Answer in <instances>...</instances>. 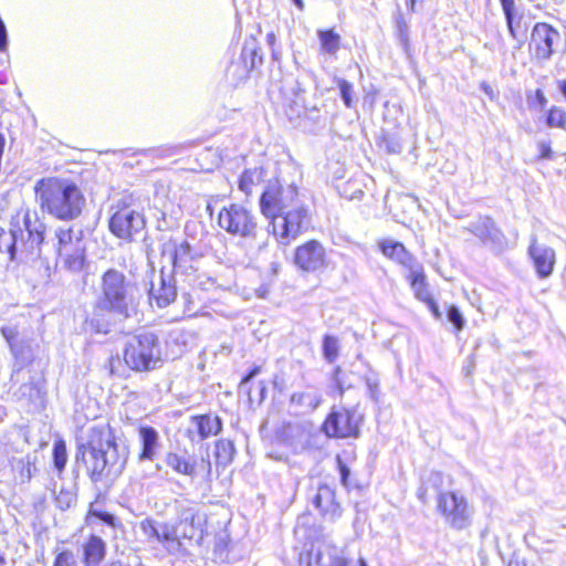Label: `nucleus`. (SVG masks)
<instances>
[{
  "instance_id": "obj_1",
  "label": "nucleus",
  "mask_w": 566,
  "mask_h": 566,
  "mask_svg": "<svg viewBox=\"0 0 566 566\" xmlns=\"http://www.w3.org/2000/svg\"><path fill=\"white\" fill-rule=\"evenodd\" d=\"M128 455L127 444L117 442L111 429L93 427L86 440L77 442L75 464L93 484L109 489L122 475Z\"/></svg>"
},
{
  "instance_id": "obj_2",
  "label": "nucleus",
  "mask_w": 566,
  "mask_h": 566,
  "mask_svg": "<svg viewBox=\"0 0 566 566\" xmlns=\"http://www.w3.org/2000/svg\"><path fill=\"white\" fill-rule=\"evenodd\" d=\"M140 293L137 283L124 272L111 268L99 277L93 313L87 321L90 327L99 334L111 332L108 316L119 321L132 318L137 314Z\"/></svg>"
},
{
  "instance_id": "obj_3",
  "label": "nucleus",
  "mask_w": 566,
  "mask_h": 566,
  "mask_svg": "<svg viewBox=\"0 0 566 566\" xmlns=\"http://www.w3.org/2000/svg\"><path fill=\"white\" fill-rule=\"evenodd\" d=\"M46 226L35 210L19 208L9 220L8 229L0 227V253L12 263L36 261L42 253Z\"/></svg>"
},
{
  "instance_id": "obj_4",
  "label": "nucleus",
  "mask_w": 566,
  "mask_h": 566,
  "mask_svg": "<svg viewBox=\"0 0 566 566\" xmlns=\"http://www.w3.org/2000/svg\"><path fill=\"white\" fill-rule=\"evenodd\" d=\"M34 192L42 211L59 220H75L85 206L84 195L70 179L42 178L35 182Z\"/></svg>"
},
{
  "instance_id": "obj_5",
  "label": "nucleus",
  "mask_w": 566,
  "mask_h": 566,
  "mask_svg": "<svg viewBox=\"0 0 566 566\" xmlns=\"http://www.w3.org/2000/svg\"><path fill=\"white\" fill-rule=\"evenodd\" d=\"M218 224L227 233L253 242L258 251H263L269 245L270 229L260 227L253 212L242 205L231 203L223 207L218 214Z\"/></svg>"
},
{
  "instance_id": "obj_6",
  "label": "nucleus",
  "mask_w": 566,
  "mask_h": 566,
  "mask_svg": "<svg viewBox=\"0 0 566 566\" xmlns=\"http://www.w3.org/2000/svg\"><path fill=\"white\" fill-rule=\"evenodd\" d=\"M123 354L125 364L134 371L154 370L161 363L159 338L154 332L146 329L127 338Z\"/></svg>"
},
{
  "instance_id": "obj_7",
  "label": "nucleus",
  "mask_w": 566,
  "mask_h": 566,
  "mask_svg": "<svg viewBox=\"0 0 566 566\" xmlns=\"http://www.w3.org/2000/svg\"><path fill=\"white\" fill-rule=\"evenodd\" d=\"M303 197L294 182L286 184L279 178L269 179L260 197V210L271 221L293 205L295 206Z\"/></svg>"
},
{
  "instance_id": "obj_8",
  "label": "nucleus",
  "mask_w": 566,
  "mask_h": 566,
  "mask_svg": "<svg viewBox=\"0 0 566 566\" xmlns=\"http://www.w3.org/2000/svg\"><path fill=\"white\" fill-rule=\"evenodd\" d=\"M310 220L308 208L302 198L295 206L293 205L269 221L266 228L280 243L287 244L308 228Z\"/></svg>"
},
{
  "instance_id": "obj_9",
  "label": "nucleus",
  "mask_w": 566,
  "mask_h": 566,
  "mask_svg": "<svg viewBox=\"0 0 566 566\" xmlns=\"http://www.w3.org/2000/svg\"><path fill=\"white\" fill-rule=\"evenodd\" d=\"M0 334L8 344L14 359L11 375V379H13L14 375L19 374L34 360L32 339L28 336L24 328H21L13 322L0 325Z\"/></svg>"
},
{
  "instance_id": "obj_10",
  "label": "nucleus",
  "mask_w": 566,
  "mask_h": 566,
  "mask_svg": "<svg viewBox=\"0 0 566 566\" xmlns=\"http://www.w3.org/2000/svg\"><path fill=\"white\" fill-rule=\"evenodd\" d=\"M437 510L453 530L461 531L471 525L473 507L462 494L441 492L437 499Z\"/></svg>"
},
{
  "instance_id": "obj_11",
  "label": "nucleus",
  "mask_w": 566,
  "mask_h": 566,
  "mask_svg": "<svg viewBox=\"0 0 566 566\" xmlns=\"http://www.w3.org/2000/svg\"><path fill=\"white\" fill-rule=\"evenodd\" d=\"M174 509L177 515L175 525L180 536L201 545L206 517L200 513L198 505L187 499H181L175 500Z\"/></svg>"
},
{
  "instance_id": "obj_12",
  "label": "nucleus",
  "mask_w": 566,
  "mask_h": 566,
  "mask_svg": "<svg viewBox=\"0 0 566 566\" xmlns=\"http://www.w3.org/2000/svg\"><path fill=\"white\" fill-rule=\"evenodd\" d=\"M363 416L356 409L333 408L327 415L322 431L328 438H358Z\"/></svg>"
},
{
  "instance_id": "obj_13",
  "label": "nucleus",
  "mask_w": 566,
  "mask_h": 566,
  "mask_svg": "<svg viewBox=\"0 0 566 566\" xmlns=\"http://www.w3.org/2000/svg\"><path fill=\"white\" fill-rule=\"evenodd\" d=\"M146 227L144 214L130 206L119 203L108 220V229L120 240L132 242Z\"/></svg>"
},
{
  "instance_id": "obj_14",
  "label": "nucleus",
  "mask_w": 566,
  "mask_h": 566,
  "mask_svg": "<svg viewBox=\"0 0 566 566\" xmlns=\"http://www.w3.org/2000/svg\"><path fill=\"white\" fill-rule=\"evenodd\" d=\"M465 230L475 235L485 248L496 254L507 249L509 240L506 235L497 227L494 219L489 216H480L470 222Z\"/></svg>"
},
{
  "instance_id": "obj_15",
  "label": "nucleus",
  "mask_w": 566,
  "mask_h": 566,
  "mask_svg": "<svg viewBox=\"0 0 566 566\" xmlns=\"http://www.w3.org/2000/svg\"><path fill=\"white\" fill-rule=\"evenodd\" d=\"M160 253L168 259L175 274L190 275L195 271L192 248L187 240L169 238L161 242Z\"/></svg>"
},
{
  "instance_id": "obj_16",
  "label": "nucleus",
  "mask_w": 566,
  "mask_h": 566,
  "mask_svg": "<svg viewBox=\"0 0 566 566\" xmlns=\"http://www.w3.org/2000/svg\"><path fill=\"white\" fill-rule=\"evenodd\" d=\"M307 499L326 520L334 522L340 517L342 506L336 501L335 485L319 481L310 488Z\"/></svg>"
},
{
  "instance_id": "obj_17",
  "label": "nucleus",
  "mask_w": 566,
  "mask_h": 566,
  "mask_svg": "<svg viewBox=\"0 0 566 566\" xmlns=\"http://www.w3.org/2000/svg\"><path fill=\"white\" fill-rule=\"evenodd\" d=\"M560 33L551 24L537 22L531 32L530 50L536 60L548 61L555 53L554 45L559 42Z\"/></svg>"
},
{
  "instance_id": "obj_18",
  "label": "nucleus",
  "mask_w": 566,
  "mask_h": 566,
  "mask_svg": "<svg viewBox=\"0 0 566 566\" xmlns=\"http://www.w3.org/2000/svg\"><path fill=\"white\" fill-rule=\"evenodd\" d=\"M294 263L303 272H318L326 266L325 248L317 240H310L295 249Z\"/></svg>"
},
{
  "instance_id": "obj_19",
  "label": "nucleus",
  "mask_w": 566,
  "mask_h": 566,
  "mask_svg": "<svg viewBox=\"0 0 566 566\" xmlns=\"http://www.w3.org/2000/svg\"><path fill=\"white\" fill-rule=\"evenodd\" d=\"M261 48L254 38L244 41L239 62H232L228 74L238 75L239 80L247 78L249 73L263 64Z\"/></svg>"
},
{
  "instance_id": "obj_20",
  "label": "nucleus",
  "mask_w": 566,
  "mask_h": 566,
  "mask_svg": "<svg viewBox=\"0 0 566 566\" xmlns=\"http://www.w3.org/2000/svg\"><path fill=\"white\" fill-rule=\"evenodd\" d=\"M527 253L539 279H547L553 274L556 263V253L553 248L538 243L536 235L533 234Z\"/></svg>"
},
{
  "instance_id": "obj_21",
  "label": "nucleus",
  "mask_w": 566,
  "mask_h": 566,
  "mask_svg": "<svg viewBox=\"0 0 566 566\" xmlns=\"http://www.w3.org/2000/svg\"><path fill=\"white\" fill-rule=\"evenodd\" d=\"M177 287L174 273L166 275L164 269L160 271L158 286L153 282L149 290V298L154 300L158 307H166L175 302Z\"/></svg>"
},
{
  "instance_id": "obj_22",
  "label": "nucleus",
  "mask_w": 566,
  "mask_h": 566,
  "mask_svg": "<svg viewBox=\"0 0 566 566\" xmlns=\"http://www.w3.org/2000/svg\"><path fill=\"white\" fill-rule=\"evenodd\" d=\"M378 244L384 255L401 264L408 272L420 264L401 242L386 239Z\"/></svg>"
},
{
  "instance_id": "obj_23",
  "label": "nucleus",
  "mask_w": 566,
  "mask_h": 566,
  "mask_svg": "<svg viewBox=\"0 0 566 566\" xmlns=\"http://www.w3.org/2000/svg\"><path fill=\"white\" fill-rule=\"evenodd\" d=\"M142 451L138 455L140 461H151L159 448V433L150 426H140L138 429Z\"/></svg>"
},
{
  "instance_id": "obj_24",
  "label": "nucleus",
  "mask_w": 566,
  "mask_h": 566,
  "mask_svg": "<svg viewBox=\"0 0 566 566\" xmlns=\"http://www.w3.org/2000/svg\"><path fill=\"white\" fill-rule=\"evenodd\" d=\"M106 556V543L97 535H91L83 544L85 566H98Z\"/></svg>"
},
{
  "instance_id": "obj_25",
  "label": "nucleus",
  "mask_w": 566,
  "mask_h": 566,
  "mask_svg": "<svg viewBox=\"0 0 566 566\" xmlns=\"http://www.w3.org/2000/svg\"><path fill=\"white\" fill-rule=\"evenodd\" d=\"M85 258L84 242L75 243V247L70 249V251L65 250L57 254L61 266L72 273H78L83 270Z\"/></svg>"
},
{
  "instance_id": "obj_26",
  "label": "nucleus",
  "mask_w": 566,
  "mask_h": 566,
  "mask_svg": "<svg viewBox=\"0 0 566 566\" xmlns=\"http://www.w3.org/2000/svg\"><path fill=\"white\" fill-rule=\"evenodd\" d=\"M191 422L200 440L217 436L222 430V420L219 416L197 415L191 417Z\"/></svg>"
},
{
  "instance_id": "obj_27",
  "label": "nucleus",
  "mask_w": 566,
  "mask_h": 566,
  "mask_svg": "<svg viewBox=\"0 0 566 566\" xmlns=\"http://www.w3.org/2000/svg\"><path fill=\"white\" fill-rule=\"evenodd\" d=\"M38 455L35 453H28L21 458H13L11 460V467L15 473V478L21 483H28L31 481L36 469Z\"/></svg>"
},
{
  "instance_id": "obj_28",
  "label": "nucleus",
  "mask_w": 566,
  "mask_h": 566,
  "mask_svg": "<svg viewBox=\"0 0 566 566\" xmlns=\"http://www.w3.org/2000/svg\"><path fill=\"white\" fill-rule=\"evenodd\" d=\"M406 277L409 281L415 297L418 301L423 303L430 297H432L429 291L424 269L421 263L415 266L412 270H410Z\"/></svg>"
},
{
  "instance_id": "obj_29",
  "label": "nucleus",
  "mask_w": 566,
  "mask_h": 566,
  "mask_svg": "<svg viewBox=\"0 0 566 566\" xmlns=\"http://www.w3.org/2000/svg\"><path fill=\"white\" fill-rule=\"evenodd\" d=\"M283 437L295 451L303 450L310 442V432L302 423H289L284 427Z\"/></svg>"
},
{
  "instance_id": "obj_30",
  "label": "nucleus",
  "mask_w": 566,
  "mask_h": 566,
  "mask_svg": "<svg viewBox=\"0 0 566 566\" xmlns=\"http://www.w3.org/2000/svg\"><path fill=\"white\" fill-rule=\"evenodd\" d=\"M181 539L184 538L180 536L178 528L176 527L175 524H160V531L157 542L163 544L164 547L168 551V553H179L182 547Z\"/></svg>"
},
{
  "instance_id": "obj_31",
  "label": "nucleus",
  "mask_w": 566,
  "mask_h": 566,
  "mask_svg": "<svg viewBox=\"0 0 566 566\" xmlns=\"http://www.w3.org/2000/svg\"><path fill=\"white\" fill-rule=\"evenodd\" d=\"M268 171L263 167H255L252 169H245L239 179V189L247 196L251 195L253 187L266 182Z\"/></svg>"
},
{
  "instance_id": "obj_32",
  "label": "nucleus",
  "mask_w": 566,
  "mask_h": 566,
  "mask_svg": "<svg viewBox=\"0 0 566 566\" xmlns=\"http://www.w3.org/2000/svg\"><path fill=\"white\" fill-rule=\"evenodd\" d=\"M165 463L176 473L193 478L196 475L197 461L193 458H186L175 452H168Z\"/></svg>"
},
{
  "instance_id": "obj_33",
  "label": "nucleus",
  "mask_w": 566,
  "mask_h": 566,
  "mask_svg": "<svg viewBox=\"0 0 566 566\" xmlns=\"http://www.w3.org/2000/svg\"><path fill=\"white\" fill-rule=\"evenodd\" d=\"M315 559L321 566H348V559L343 551L335 545L326 546L324 552L318 548Z\"/></svg>"
},
{
  "instance_id": "obj_34",
  "label": "nucleus",
  "mask_w": 566,
  "mask_h": 566,
  "mask_svg": "<svg viewBox=\"0 0 566 566\" xmlns=\"http://www.w3.org/2000/svg\"><path fill=\"white\" fill-rule=\"evenodd\" d=\"M54 235L56 240V242L54 243L56 254L65 250L70 251V249H73L75 247V243L84 242L81 235H74L73 229L71 227H59L55 230Z\"/></svg>"
},
{
  "instance_id": "obj_35",
  "label": "nucleus",
  "mask_w": 566,
  "mask_h": 566,
  "mask_svg": "<svg viewBox=\"0 0 566 566\" xmlns=\"http://www.w3.org/2000/svg\"><path fill=\"white\" fill-rule=\"evenodd\" d=\"M86 522L87 524L99 523L109 526L113 530L122 526L120 521L114 514L94 507L90 509Z\"/></svg>"
},
{
  "instance_id": "obj_36",
  "label": "nucleus",
  "mask_w": 566,
  "mask_h": 566,
  "mask_svg": "<svg viewBox=\"0 0 566 566\" xmlns=\"http://www.w3.org/2000/svg\"><path fill=\"white\" fill-rule=\"evenodd\" d=\"M291 402L306 410H315L321 405L322 397L317 392L312 391L294 392L291 396Z\"/></svg>"
},
{
  "instance_id": "obj_37",
  "label": "nucleus",
  "mask_w": 566,
  "mask_h": 566,
  "mask_svg": "<svg viewBox=\"0 0 566 566\" xmlns=\"http://www.w3.org/2000/svg\"><path fill=\"white\" fill-rule=\"evenodd\" d=\"M235 453L234 444L230 440H219L216 443V460L219 465L226 467L232 460Z\"/></svg>"
},
{
  "instance_id": "obj_38",
  "label": "nucleus",
  "mask_w": 566,
  "mask_h": 566,
  "mask_svg": "<svg viewBox=\"0 0 566 566\" xmlns=\"http://www.w3.org/2000/svg\"><path fill=\"white\" fill-rule=\"evenodd\" d=\"M53 467L57 474L61 475L67 463L66 443L63 439H57L53 443L52 450Z\"/></svg>"
},
{
  "instance_id": "obj_39",
  "label": "nucleus",
  "mask_w": 566,
  "mask_h": 566,
  "mask_svg": "<svg viewBox=\"0 0 566 566\" xmlns=\"http://www.w3.org/2000/svg\"><path fill=\"white\" fill-rule=\"evenodd\" d=\"M321 48L325 53L335 54L339 49L340 36L334 30L318 31Z\"/></svg>"
},
{
  "instance_id": "obj_40",
  "label": "nucleus",
  "mask_w": 566,
  "mask_h": 566,
  "mask_svg": "<svg viewBox=\"0 0 566 566\" xmlns=\"http://www.w3.org/2000/svg\"><path fill=\"white\" fill-rule=\"evenodd\" d=\"M504 18H505V22H506V27H507L510 36L512 39L518 41L522 44L525 40V31H526V29H524V31H521L523 13L517 12V13L510 14Z\"/></svg>"
},
{
  "instance_id": "obj_41",
  "label": "nucleus",
  "mask_w": 566,
  "mask_h": 566,
  "mask_svg": "<svg viewBox=\"0 0 566 566\" xmlns=\"http://www.w3.org/2000/svg\"><path fill=\"white\" fill-rule=\"evenodd\" d=\"M334 83L339 90V96L347 108H353L356 103L354 85L345 78L335 77Z\"/></svg>"
},
{
  "instance_id": "obj_42",
  "label": "nucleus",
  "mask_w": 566,
  "mask_h": 566,
  "mask_svg": "<svg viewBox=\"0 0 566 566\" xmlns=\"http://www.w3.org/2000/svg\"><path fill=\"white\" fill-rule=\"evenodd\" d=\"M323 356L328 363H334L338 357V338L333 335H325L323 338Z\"/></svg>"
},
{
  "instance_id": "obj_43",
  "label": "nucleus",
  "mask_w": 566,
  "mask_h": 566,
  "mask_svg": "<svg viewBox=\"0 0 566 566\" xmlns=\"http://www.w3.org/2000/svg\"><path fill=\"white\" fill-rule=\"evenodd\" d=\"M546 125L551 128L557 127L566 130V111L553 106L547 113Z\"/></svg>"
},
{
  "instance_id": "obj_44",
  "label": "nucleus",
  "mask_w": 566,
  "mask_h": 566,
  "mask_svg": "<svg viewBox=\"0 0 566 566\" xmlns=\"http://www.w3.org/2000/svg\"><path fill=\"white\" fill-rule=\"evenodd\" d=\"M76 503V494L73 491L61 489L55 496L56 506L62 510H69Z\"/></svg>"
},
{
  "instance_id": "obj_45",
  "label": "nucleus",
  "mask_w": 566,
  "mask_h": 566,
  "mask_svg": "<svg viewBox=\"0 0 566 566\" xmlns=\"http://www.w3.org/2000/svg\"><path fill=\"white\" fill-rule=\"evenodd\" d=\"M365 384L368 389V396L369 398L377 402L380 397V388H379V377L374 371H370L369 374H366L365 377Z\"/></svg>"
},
{
  "instance_id": "obj_46",
  "label": "nucleus",
  "mask_w": 566,
  "mask_h": 566,
  "mask_svg": "<svg viewBox=\"0 0 566 566\" xmlns=\"http://www.w3.org/2000/svg\"><path fill=\"white\" fill-rule=\"evenodd\" d=\"M381 146L388 154H400L403 149L400 138L394 134H385L381 139Z\"/></svg>"
},
{
  "instance_id": "obj_47",
  "label": "nucleus",
  "mask_w": 566,
  "mask_h": 566,
  "mask_svg": "<svg viewBox=\"0 0 566 566\" xmlns=\"http://www.w3.org/2000/svg\"><path fill=\"white\" fill-rule=\"evenodd\" d=\"M447 318L453 325V327L457 332H460L463 329V327L465 325V319L458 306L450 305L448 307Z\"/></svg>"
},
{
  "instance_id": "obj_48",
  "label": "nucleus",
  "mask_w": 566,
  "mask_h": 566,
  "mask_svg": "<svg viewBox=\"0 0 566 566\" xmlns=\"http://www.w3.org/2000/svg\"><path fill=\"white\" fill-rule=\"evenodd\" d=\"M140 530L149 539L157 541L159 536L160 524L151 518H145L140 523Z\"/></svg>"
},
{
  "instance_id": "obj_49",
  "label": "nucleus",
  "mask_w": 566,
  "mask_h": 566,
  "mask_svg": "<svg viewBox=\"0 0 566 566\" xmlns=\"http://www.w3.org/2000/svg\"><path fill=\"white\" fill-rule=\"evenodd\" d=\"M333 382L339 396H343L345 390L352 387V384L347 381L345 374L339 366L334 369Z\"/></svg>"
},
{
  "instance_id": "obj_50",
  "label": "nucleus",
  "mask_w": 566,
  "mask_h": 566,
  "mask_svg": "<svg viewBox=\"0 0 566 566\" xmlns=\"http://www.w3.org/2000/svg\"><path fill=\"white\" fill-rule=\"evenodd\" d=\"M244 391H247L251 402L261 403L265 399L268 389L264 381H259L254 388H247Z\"/></svg>"
},
{
  "instance_id": "obj_51",
  "label": "nucleus",
  "mask_w": 566,
  "mask_h": 566,
  "mask_svg": "<svg viewBox=\"0 0 566 566\" xmlns=\"http://www.w3.org/2000/svg\"><path fill=\"white\" fill-rule=\"evenodd\" d=\"M53 566H76L73 552L64 549L55 556Z\"/></svg>"
},
{
  "instance_id": "obj_52",
  "label": "nucleus",
  "mask_w": 566,
  "mask_h": 566,
  "mask_svg": "<svg viewBox=\"0 0 566 566\" xmlns=\"http://www.w3.org/2000/svg\"><path fill=\"white\" fill-rule=\"evenodd\" d=\"M408 24L405 20L400 19L397 21L398 38L405 49L409 45Z\"/></svg>"
},
{
  "instance_id": "obj_53",
  "label": "nucleus",
  "mask_w": 566,
  "mask_h": 566,
  "mask_svg": "<svg viewBox=\"0 0 566 566\" xmlns=\"http://www.w3.org/2000/svg\"><path fill=\"white\" fill-rule=\"evenodd\" d=\"M337 467H338V471H339V476H340L342 485H344L345 488H348V480H349V475H350V469L347 467V464L339 457H337Z\"/></svg>"
},
{
  "instance_id": "obj_54",
  "label": "nucleus",
  "mask_w": 566,
  "mask_h": 566,
  "mask_svg": "<svg viewBox=\"0 0 566 566\" xmlns=\"http://www.w3.org/2000/svg\"><path fill=\"white\" fill-rule=\"evenodd\" d=\"M260 373V367L254 366L242 378L240 382V390L243 391L248 388V384Z\"/></svg>"
},
{
  "instance_id": "obj_55",
  "label": "nucleus",
  "mask_w": 566,
  "mask_h": 566,
  "mask_svg": "<svg viewBox=\"0 0 566 566\" xmlns=\"http://www.w3.org/2000/svg\"><path fill=\"white\" fill-rule=\"evenodd\" d=\"M8 30L3 20L0 18V52H6L8 50Z\"/></svg>"
},
{
  "instance_id": "obj_56",
  "label": "nucleus",
  "mask_w": 566,
  "mask_h": 566,
  "mask_svg": "<svg viewBox=\"0 0 566 566\" xmlns=\"http://www.w3.org/2000/svg\"><path fill=\"white\" fill-rule=\"evenodd\" d=\"M500 3L502 7L504 17L517 13L516 8H515V0H500Z\"/></svg>"
},
{
  "instance_id": "obj_57",
  "label": "nucleus",
  "mask_w": 566,
  "mask_h": 566,
  "mask_svg": "<svg viewBox=\"0 0 566 566\" xmlns=\"http://www.w3.org/2000/svg\"><path fill=\"white\" fill-rule=\"evenodd\" d=\"M423 303L427 305L428 310L431 312L436 319H440L442 317V313L440 312V308L433 297H430Z\"/></svg>"
},
{
  "instance_id": "obj_58",
  "label": "nucleus",
  "mask_w": 566,
  "mask_h": 566,
  "mask_svg": "<svg viewBox=\"0 0 566 566\" xmlns=\"http://www.w3.org/2000/svg\"><path fill=\"white\" fill-rule=\"evenodd\" d=\"M553 150L548 144L541 143L539 144V158L541 159H549L552 158Z\"/></svg>"
},
{
  "instance_id": "obj_59",
  "label": "nucleus",
  "mask_w": 566,
  "mask_h": 566,
  "mask_svg": "<svg viewBox=\"0 0 566 566\" xmlns=\"http://www.w3.org/2000/svg\"><path fill=\"white\" fill-rule=\"evenodd\" d=\"M535 99L538 103L541 109H543L547 104V98L544 95V92L541 88L535 91Z\"/></svg>"
},
{
  "instance_id": "obj_60",
  "label": "nucleus",
  "mask_w": 566,
  "mask_h": 566,
  "mask_svg": "<svg viewBox=\"0 0 566 566\" xmlns=\"http://www.w3.org/2000/svg\"><path fill=\"white\" fill-rule=\"evenodd\" d=\"M481 90L491 98L493 99L494 98V92H493V88L486 83V82H482L481 83Z\"/></svg>"
},
{
  "instance_id": "obj_61",
  "label": "nucleus",
  "mask_w": 566,
  "mask_h": 566,
  "mask_svg": "<svg viewBox=\"0 0 566 566\" xmlns=\"http://www.w3.org/2000/svg\"><path fill=\"white\" fill-rule=\"evenodd\" d=\"M265 40L270 48L275 46L276 36L273 32H269L265 36Z\"/></svg>"
},
{
  "instance_id": "obj_62",
  "label": "nucleus",
  "mask_w": 566,
  "mask_h": 566,
  "mask_svg": "<svg viewBox=\"0 0 566 566\" xmlns=\"http://www.w3.org/2000/svg\"><path fill=\"white\" fill-rule=\"evenodd\" d=\"M293 90V93L295 95L296 98L300 97V95L302 93H304V88L301 86V84L298 83V81H295V84H294V87L292 88Z\"/></svg>"
},
{
  "instance_id": "obj_63",
  "label": "nucleus",
  "mask_w": 566,
  "mask_h": 566,
  "mask_svg": "<svg viewBox=\"0 0 566 566\" xmlns=\"http://www.w3.org/2000/svg\"><path fill=\"white\" fill-rule=\"evenodd\" d=\"M558 90L563 94V96L566 98V80L558 81Z\"/></svg>"
},
{
  "instance_id": "obj_64",
  "label": "nucleus",
  "mask_w": 566,
  "mask_h": 566,
  "mask_svg": "<svg viewBox=\"0 0 566 566\" xmlns=\"http://www.w3.org/2000/svg\"><path fill=\"white\" fill-rule=\"evenodd\" d=\"M270 49H271L272 59L274 61H280L281 52L279 50H276L275 46L270 48Z\"/></svg>"
}]
</instances>
